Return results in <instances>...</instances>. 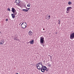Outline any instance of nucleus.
Here are the masks:
<instances>
[{"instance_id":"nucleus-1","label":"nucleus","mask_w":74,"mask_h":74,"mask_svg":"<svg viewBox=\"0 0 74 74\" xmlns=\"http://www.w3.org/2000/svg\"><path fill=\"white\" fill-rule=\"evenodd\" d=\"M27 25L26 22H24L21 25V27L22 29H25L27 27Z\"/></svg>"},{"instance_id":"nucleus-2","label":"nucleus","mask_w":74,"mask_h":74,"mask_svg":"<svg viewBox=\"0 0 74 74\" xmlns=\"http://www.w3.org/2000/svg\"><path fill=\"white\" fill-rule=\"evenodd\" d=\"M44 41V37H41L40 38V42L41 44H43Z\"/></svg>"},{"instance_id":"nucleus-3","label":"nucleus","mask_w":74,"mask_h":74,"mask_svg":"<svg viewBox=\"0 0 74 74\" xmlns=\"http://www.w3.org/2000/svg\"><path fill=\"white\" fill-rule=\"evenodd\" d=\"M71 8H71V7H68L66 9V13H67V14L69 13V11L70 10H71Z\"/></svg>"},{"instance_id":"nucleus-4","label":"nucleus","mask_w":74,"mask_h":74,"mask_svg":"<svg viewBox=\"0 0 74 74\" xmlns=\"http://www.w3.org/2000/svg\"><path fill=\"white\" fill-rule=\"evenodd\" d=\"M74 38V33H72L71 35H70V38L71 40H73Z\"/></svg>"},{"instance_id":"nucleus-5","label":"nucleus","mask_w":74,"mask_h":74,"mask_svg":"<svg viewBox=\"0 0 74 74\" xmlns=\"http://www.w3.org/2000/svg\"><path fill=\"white\" fill-rule=\"evenodd\" d=\"M14 3H16L18 5V6H19V3H21V1H20V0H16L15 2Z\"/></svg>"},{"instance_id":"nucleus-6","label":"nucleus","mask_w":74,"mask_h":74,"mask_svg":"<svg viewBox=\"0 0 74 74\" xmlns=\"http://www.w3.org/2000/svg\"><path fill=\"white\" fill-rule=\"evenodd\" d=\"M43 66L42 65V64H41L40 65H39V68L38 69V70H41L42 68V66Z\"/></svg>"},{"instance_id":"nucleus-7","label":"nucleus","mask_w":74,"mask_h":74,"mask_svg":"<svg viewBox=\"0 0 74 74\" xmlns=\"http://www.w3.org/2000/svg\"><path fill=\"white\" fill-rule=\"evenodd\" d=\"M40 69L41 71H42V73H44V72H45V69H44V66H43L42 68Z\"/></svg>"},{"instance_id":"nucleus-8","label":"nucleus","mask_w":74,"mask_h":74,"mask_svg":"<svg viewBox=\"0 0 74 74\" xmlns=\"http://www.w3.org/2000/svg\"><path fill=\"white\" fill-rule=\"evenodd\" d=\"M30 9V8H27V10L23 9L22 10L23 11H25V12H27Z\"/></svg>"},{"instance_id":"nucleus-9","label":"nucleus","mask_w":74,"mask_h":74,"mask_svg":"<svg viewBox=\"0 0 74 74\" xmlns=\"http://www.w3.org/2000/svg\"><path fill=\"white\" fill-rule=\"evenodd\" d=\"M28 34L30 36H32V35H33V32H32V31L30 30L28 32Z\"/></svg>"},{"instance_id":"nucleus-10","label":"nucleus","mask_w":74,"mask_h":74,"mask_svg":"<svg viewBox=\"0 0 74 74\" xmlns=\"http://www.w3.org/2000/svg\"><path fill=\"white\" fill-rule=\"evenodd\" d=\"M12 12H13V13H15V9L14 8H12Z\"/></svg>"},{"instance_id":"nucleus-11","label":"nucleus","mask_w":74,"mask_h":74,"mask_svg":"<svg viewBox=\"0 0 74 74\" xmlns=\"http://www.w3.org/2000/svg\"><path fill=\"white\" fill-rule=\"evenodd\" d=\"M29 42L31 44H34V40H32L31 41H29Z\"/></svg>"},{"instance_id":"nucleus-12","label":"nucleus","mask_w":74,"mask_h":74,"mask_svg":"<svg viewBox=\"0 0 74 74\" xmlns=\"http://www.w3.org/2000/svg\"><path fill=\"white\" fill-rule=\"evenodd\" d=\"M4 44V40H2L1 41V43H0V45H3Z\"/></svg>"},{"instance_id":"nucleus-13","label":"nucleus","mask_w":74,"mask_h":74,"mask_svg":"<svg viewBox=\"0 0 74 74\" xmlns=\"http://www.w3.org/2000/svg\"><path fill=\"white\" fill-rule=\"evenodd\" d=\"M11 15H12V18H13V19H14V18H15V14H12Z\"/></svg>"},{"instance_id":"nucleus-14","label":"nucleus","mask_w":74,"mask_h":74,"mask_svg":"<svg viewBox=\"0 0 74 74\" xmlns=\"http://www.w3.org/2000/svg\"><path fill=\"white\" fill-rule=\"evenodd\" d=\"M47 19H50V18H51L50 16H47Z\"/></svg>"},{"instance_id":"nucleus-15","label":"nucleus","mask_w":74,"mask_h":74,"mask_svg":"<svg viewBox=\"0 0 74 74\" xmlns=\"http://www.w3.org/2000/svg\"><path fill=\"white\" fill-rule=\"evenodd\" d=\"M58 24H60V20H58Z\"/></svg>"},{"instance_id":"nucleus-16","label":"nucleus","mask_w":74,"mask_h":74,"mask_svg":"<svg viewBox=\"0 0 74 74\" xmlns=\"http://www.w3.org/2000/svg\"><path fill=\"white\" fill-rule=\"evenodd\" d=\"M30 5H31V4H30V3H29L28 4V5H27V6L30 7Z\"/></svg>"},{"instance_id":"nucleus-17","label":"nucleus","mask_w":74,"mask_h":74,"mask_svg":"<svg viewBox=\"0 0 74 74\" xmlns=\"http://www.w3.org/2000/svg\"><path fill=\"white\" fill-rule=\"evenodd\" d=\"M43 67H44V69H45V70H47V67L45 66H43Z\"/></svg>"},{"instance_id":"nucleus-18","label":"nucleus","mask_w":74,"mask_h":74,"mask_svg":"<svg viewBox=\"0 0 74 74\" xmlns=\"http://www.w3.org/2000/svg\"><path fill=\"white\" fill-rule=\"evenodd\" d=\"M72 4V3L71 2L69 1V2L68 4H69V5H70V4Z\"/></svg>"},{"instance_id":"nucleus-19","label":"nucleus","mask_w":74,"mask_h":74,"mask_svg":"<svg viewBox=\"0 0 74 74\" xmlns=\"http://www.w3.org/2000/svg\"><path fill=\"white\" fill-rule=\"evenodd\" d=\"M36 68H37V69H38V67H39V64H38L37 65V64H36Z\"/></svg>"},{"instance_id":"nucleus-20","label":"nucleus","mask_w":74,"mask_h":74,"mask_svg":"<svg viewBox=\"0 0 74 74\" xmlns=\"http://www.w3.org/2000/svg\"><path fill=\"white\" fill-rule=\"evenodd\" d=\"M8 11H10H10H11V10H10V8H8L7 9Z\"/></svg>"},{"instance_id":"nucleus-21","label":"nucleus","mask_w":74,"mask_h":74,"mask_svg":"<svg viewBox=\"0 0 74 74\" xmlns=\"http://www.w3.org/2000/svg\"><path fill=\"white\" fill-rule=\"evenodd\" d=\"M42 64V63H41V62H39V63H38V64H37V65L38 64H39V65H41V64Z\"/></svg>"},{"instance_id":"nucleus-22","label":"nucleus","mask_w":74,"mask_h":74,"mask_svg":"<svg viewBox=\"0 0 74 74\" xmlns=\"http://www.w3.org/2000/svg\"><path fill=\"white\" fill-rule=\"evenodd\" d=\"M14 15H16L17 14V12H16V10H15V13L14 14Z\"/></svg>"},{"instance_id":"nucleus-23","label":"nucleus","mask_w":74,"mask_h":74,"mask_svg":"<svg viewBox=\"0 0 74 74\" xmlns=\"http://www.w3.org/2000/svg\"><path fill=\"white\" fill-rule=\"evenodd\" d=\"M50 57L51 59H52V56H50Z\"/></svg>"},{"instance_id":"nucleus-24","label":"nucleus","mask_w":74,"mask_h":74,"mask_svg":"<svg viewBox=\"0 0 74 74\" xmlns=\"http://www.w3.org/2000/svg\"><path fill=\"white\" fill-rule=\"evenodd\" d=\"M6 21H8V19L6 18Z\"/></svg>"},{"instance_id":"nucleus-25","label":"nucleus","mask_w":74,"mask_h":74,"mask_svg":"<svg viewBox=\"0 0 74 74\" xmlns=\"http://www.w3.org/2000/svg\"><path fill=\"white\" fill-rule=\"evenodd\" d=\"M25 8H26V9H27V8H28L26 6H25Z\"/></svg>"},{"instance_id":"nucleus-26","label":"nucleus","mask_w":74,"mask_h":74,"mask_svg":"<svg viewBox=\"0 0 74 74\" xmlns=\"http://www.w3.org/2000/svg\"><path fill=\"white\" fill-rule=\"evenodd\" d=\"M48 70H46V72H47V71H48Z\"/></svg>"},{"instance_id":"nucleus-27","label":"nucleus","mask_w":74,"mask_h":74,"mask_svg":"<svg viewBox=\"0 0 74 74\" xmlns=\"http://www.w3.org/2000/svg\"><path fill=\"white\" fill-rule=\"evenodd\" d=\"M43 30H45V29L43 28Z\"/></svg>"},{"instance_id":"nucleus-28","label":"nucleus","mask_w":74,"mask_h":74,"mask_svg":"<svg viewBox=\"0 0 74 74\" xmlns=\"http://www.w3.org/2000/svg\"><path fill=\"white\" fill-rule=\"evenodd\" d=\"M14 40H17V39H15V38H14Z\"/></svg>"},{"instance_id":"nucleus-29","label":"nucleus","mask_w":74,"mask_h":74,"mask_svg":"<svg viewBox=\"0 0 74 74\" xmlns=\"http://www.w3.org/2000/svg\"><path fill=\"white\" fill-rule=\"evenodd\" d=\"M49 67H51V65H49Z\"/></svg>"},{"instance_id":"nucleus-30","label":"nucleus","mask_w":74,"mask_h":74,"mask_svg":"<svg viewBox=\"0 0 74 74\" xmlns=\"http://www.w3.org/2000/svg\"><path fill=\"white\" fill-rule=\"evenodd\" d=\"M16 74H18V73H17Z\"/></svg>"},{"instance_id":"nucleus-31","label":"nucleus","mask_w":74,"mask_h":74,"mask_svg":"<svg viewBox=\"0 0 74 74\" xmlns=\"http://www.w3.org/2000/svg\"><path fill=\"white\" fill-rule=\"evenodd\" d=\"M21 23H20L19 25H21Z\"/></svg>"},{"instance_id":"nucleus-32","label":"nucleus","mask_w":74,"mask_h":74,"mask_svg":"<svg viewBox=\"0 0 74 74\" xmlns=\"http://www.w3.org/2000/svg\"><path fill=\"white\" fill-rule=\"evenodd\" d=\"M1 33V32H0V33Z\"/></svg>"},{"instance_id":"nucleus-33","label":"nucleus","mask_w":74,"mask_h":74,"mask_svg":"<svg viewBox=\"0 0 74 74\" xmlns=\"http://www.w3.org/2000/svg\"><path fill=\"white\" fill-rule=\"evenodd\" d=\"M27 10H29V9H28Z\"/></svg>"},{"instance_id":"nucleus-34","label":"nucleus","mask_w":74,"mask_h":74,"mask_svg":"<svg viewBox=\"0 0 74 74\" xmlns=\"http://www.w3.org/2000/svg\"><path fill=\"white\" fill-rule=\"evenodd\" d=\"M43 47H44V46H43Z\"/></svg>"}]
</instances>
